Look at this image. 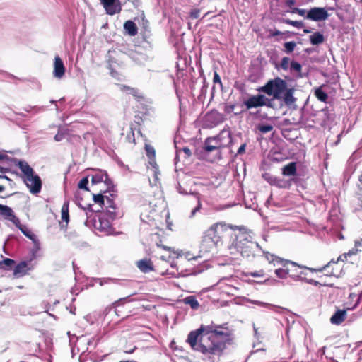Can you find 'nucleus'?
<instances>
[{
	"label": "nucleus",
	"mask_w": 362,
	"mask_h": 362,
	"mask_svg": "<svg viewBox=\"0 0 362 362\" xmlns=\"http://www.w3.org/2000/svg\"><path fill=\"white\" fill-rule=\"evenodd\" d=\"M257 90L272 98H269L263 94L250 95L243 100L242 105L245 106L246 110L263 106L275 110H279L284 106L292 110L298 108L297 98L294 96L295 88L288 86L286 81L280 77L269 79L264 86L257 88Z\"/></svg>",
	"instance_id": "nucleus-1"
},
{
	"label": "nucleus",
	"mask_w": 362,
	"mask_h": 362,
	"mask_svg": "<svg viewBox=\"0 0 362 362\" xmlns=\"http://www.w3.org/2000/svg\"><path fill=\"white\" fill-rule=\"evenodd\" d=\"M233 339V333L218 330L216 325L211 322L209 325H202L199 328L191 331L186 341L194 351L210 357L221 356Z\"/></svg>",
	"instance_id": "nucleus-2"
},
{
	"label": "nucleus",
	"mask_w": 362,
	"mask_h": 362,
	"mask_svg": "<svg viewBox=\"0 0 362 362\" xmlns=\"http://www.w3.org/2000/svg\"><path fill=\"white\" fill-rule=\"evenodd\" d=\"M105 192H100L97 194H93V202L98 205L97 209L91 212H95L93 218L94 228L105 235H113L115 228L112 227V221L123 216V213L119 209L113 200V197L105 196Z\"/></svg>",
	"instance_id": "nucleus-3"
},
{
	"label": "nucleus",
	"mask_w": 362,
	"mask_h": 362,
	"mask_svg": "<svg viewBox=\"0 0 362 362\" xmlns=\"http://www.w3.org/2000/svg\"><path fill=\"white\" fill-rule=\"evenodd\" d=\"M229 248L231 254L240 253L245 258L254 257L256 250L263 253L265 252L258 243L252 240L250 234L245 233H240L237 235Z\"/></svg>",
	"instance_id": "nucleus-4"
},
{
	"label": "nucleus",
	"mask_w": 362,
	"mask_h": 362,
	"mask_svg": "<svg viewBox=\"0 0 362 362\" xmlns=\"http://www.w3.org/2000/svg\"><path fill=\"white\" fill-rule=\"evenodd\" d=\"M227 226L223 223H216L205 231L201 244L200 252L206 253L214 250L221 241V233L226 230Z\"/></svg>",
	"instance_id": "nucleus-5"
},
{
	"label": "nucleus",
	"mask_w": 362,
	"mask_h": 362,
	"mask_svg": "<svg viewBox=\"0 0 362 362\" xmlns=\"http://www.w3.org/2000/svg\"><path fill=\"white\" fill-rule=\"evenodd\" d=\"M264 256L269 263H272L274 266L281 265L283 268L275 269L274 274L279 279H284L288 277L290 272H293L292 268L289 266L297 267L298 263L282 259L274 254H270L269 252H264Z\"/></svg>",
	"instance_id": "nucleus-6"
},
{
	"label": "nucleus",
	"mask_w": 362,
	"mask_h": 362,
	"mask_svg": "<svg viewBox=\"0 0 362 362\" xmlns=\"http://www.w3.org/2000/svg\"><path fill=\"white\" fill-rule=\"evenodd\" d=\"M334 264L336 265L337 262H334V259H331L327 264L319 268L308 267L305 265H301L298 264L297 267H298V268L300 269L309 270L313 273L327 272V274H325V276H338V275L336 273L337 269L333 267Z\"/></svg>",
	"instance_id": "nucleus-7"
},
{
	"label": "nucleus",
	"mask_w": 362,
	"mask_h": 362,
	"mask_svg": "<svg viewBox=\"0 0 362 362\" xmlns=\"http://www.w3.org/2000/svg\"><path fill=\"white\" fill-rule=\"evenodd\" d=\"M23 181L30 189V193L37 194L40 192L42 185V180L35 172L32 173L31 176L24 178Z\"/></svg>",
	"instance_id": "nucleus-8"
},
{
	"label": "nucleus",
	"mask_w": 362,
	"mask_h": 362,
	"mask_svg": "<svg viewBox=\"0 0 362 362\" xmlns=\"http://www.w3.org/2000/svg\"><path fill=\"white\" fill-rule=\"evenodd\" d=\"M226 119L225 115L220 113L217 110L213 109L208 112L204 116L205 122L210 127H216Z\"/></svg>",
	"instance_id": "nucleus-9"
},
{
	"label": "nucleus",
	"mask_w": 362,
	"mask_h": 362,
	"mask_svg": "<svg viewBox=\"0 0 362 362\" xmlns=\"http://www.w3.org/2000/svg\"><path fill=\"white\" fill-rule=\"evenodd\" d=\"M318 119L321 120L320 125L326 127L331 125L335 119V112L333 108L325 107L317 112Z\"/></svg>",
	"instance_id": "nucleus-10"
},
{
	"label": "nucleus",
	"mask_w": 362,
	"mask_h": 362,
	"mask_svg": "<svg viewBox=\"0 0 362 362\" xmlns=\"http://www.w3.org/2000/svg\"><path fill=\"white\" fill-rule=\"evenodd\" d=\"M329 16L327 9L322 7H313L308 11L305 19L313 21H322Z\"/></svg>",
	"instance_id": "nucleus-11"
},
{
	"label": "nucleus",
	"mask_w": 362,
	"mask_h": 362,
	"mask_svg": "<svg viewBox=\"0 0 362 362\" xmlns=\"http://www.w3.org/2000/svg\"><path fill=\"white\" fill-rule=\"evenodd\" d=\"M263 179L267 181L270 185L275 186L281 189H289L290 182L282 179L281 177L274 176L269 173L262 174Z\"/></svg>",
	"instance_id": "nucleus-12"
},
{
	"label": "nucleus",
	"mask_w": 362,
	"mask_h": 362,
	"mask_svg": "<svg viewBox=\"0 0 362 362\" xmlns=\"http://www.w3.org/2000/svg\"><path fill=\"white\" fill-rule=\"evenodd\" d=\"M107 14L113 16L120 13L122 6L119 0H100Z\"/></svg>",
	"instance_id": "nucleus-13"
},
{
	"label": "nucleus",
	"mask_w": 362,
	"mask_h": 362,
	"mask_svg": "<svg viewBox=\"0 0 362 362\" xmlns=\"http://www.w3.org/2000/svg\"><path fill=\"white\" fill-rule=\"evenodd\" d=\"M33 269V267L29 266L28 261H21L18 264H15L13 269V274L15 278H21L28 274L30 271Z\"/></svg>",
	"instance_id": "nucleus-14"
},
{
	"label": "nucleus",
	"mask_w": 362,
	"mask_h": 362,
	"mask_svg": "<svg viewBox=\"0 0 362 362\" xmlns=\"http://www.w3.org/2000/svg\"><path fill=\"white\" fill-rule=\"evenodd\" d=\"M215 136L218 137L217 140L220 144H222L220 145L221 148L233 146L234 139H233L230 130L223 129Z\"/></svg>",
	"instance_id": "nucleus-15"
},
{
	"label": "nucleus",
	"mask_w": 362,
	"mask_h": 362,
	"mask_svg": "<svg viewBox=\"0 0 362 362\" xmlns=\"http://www.w3.org/2000/svg\"><path fill=\"white\" fill-rule=\"evenodd\" d=\"M13 165L18 167L23 174V178L31 176L35 171L33 168L24 160L15 158L13 159Z\"/></svg>",
	"instance_id": "nucleus-16"
},
{
	"label": "nucleus",
	"mask_w": 362,
	"mask_h": 362,
	"mask_svg": "<svg viewBox=\"0 0 362 362\" xmlns=\"http://www.w3.org/2000/svg\"><path fill=\"white\" fill-rule=\"evenodd\" d=\"M65 73V67L63 61L59 56H56L54 62L53 74L54 77L61 78Z\"/></svg>",
	"instance_id": "nucleus-17"
},
{
	"label": "nucleus",
	"mask_w": 362,
	"mask_h": 362,
	"mask_svg": "<svg viewBox=\"0 0 362 362\" xmlns=\"http://www.w3.org/2000/svg\"><path fill=\"white\" fill-rule=\"evenodd\" d=\"M136 265L139 270L144 274L154 271V267L150 259H141L136 262Z\"/></svg>",
	"instance_id": "nucleus-18"
},
{
	"label": "nucleus",
	"mask_w": 362,
	"mask_h": 362,
	"mask_svg": "<svg viewBox=\"0 0 362 362\" xmlns=\"http://www.w3.org/2000/svg\"><path fill=\"white\" fill-rule=\"evenodd\" d=\"M346 316V310L345 309H338L330 317V322L332 325H339L345 320Z\"/></svg>",
	"instance_id": "nucleus-19"
},
{
	"label": "nucleus",
	"mask_w": 362,
	"mask_h": 362,
	"mask_svg": "<svg viewBox=\"0 0 362 362\" xmlns=\"http://www.w3.org/2000/svg\"><path fill=\"white\" fill-rule=\"evenodd\" d=\"M18 229L22 232V233L30 239L36 246L37 249H40V242L37 238V236L25 225L21 226L18 227Z\"/></svg>",
	"instance_id": "nucleus-20"
},
{
	"label": "nucleus",
	"mask_w": 362,
	"mask_h": 362,
	"mask_svg": "<svg viewBox=\"0 0 362 362\" xmlns=\"http://www.w3.org/2000/svg\"><path fill=\"white\" fill-rule=\"evenodd\" d=\"M141 35L142 36L143 39V43L145 45H143L142 46L147 49V48H151L153 46V39L151 37V31L148 28L144 27V30L141 32Z\"/></svg>",
	"instance_id": "nucleus-21"
},
{
	"label": "nucleus",
	"mask_w": 362,
	"mask_h": 362,
	"mask_svg": "<svg viewBox=\"0 0 362 362\" xmlns=\"http://www.w3.org/2000/svg\"><path fill=\"white\" fill-rule=\"evenodd\" d=\"M282 175L284 176H295L297 173V163L296 162H290L284 165L281 169Z\"/></svg>",
	"instance_id": "nucleus-22"
},
{
	"label": "nucleus",
	"mask_w": 362,
	"mask_h": 362,
	"mask_svg": "<svg viewBox=\"0 0 362 362\" xmlns=\"http://www.w3.org/2000/svg\"><path fill=\"white\" fill-rule=\"evenodd\" d=\"M81 201H82V197L81 196L80 192H76L74 194V202L78 207H80L81 209H82L83 211H86V215H88V211H92L95 210L93 207V204H88L86 206H83L81 204Z\"/></svg>",
	"instance_id": "nucleus-23"
},
{
	"label": "nucleus",
	"mask_w": 362,
	"mask_h": 362,
	"mask_svg": "<svg viewBox=\"0 0 362 362\" xmlns=\"http://www.w3.org/2000/svg\"><path fill=\"white\" fill-rule=\"evenodd\" d=\"M123 27L125 33L130 36H135L138 33V28L136 24L131 20L127 21L124 23Z\"/></svg>",
	"instance_id": "nucleus-24"
},
{
	"label": "nucleus",
	"mask_w": 362,
	"mask_h": 362,
	"mask_svg": "<svg viewBox=\"0 0 362 362\" xmlns=\"http://www.w3.org/2000/svg\"><path fill=\"white\" fill-rule=\"evenodd\" d=\"M309 40L311 45H319L325 42V38L321 32L317 31L310 35Z\"/></svg>",
	"instance_id": "nucleus-25"
},
{
	"label": "nucleus",
	"mask_w": 362,
	"mask_h": 362,
	"mask_svg": "<svg viewBox=\"0 0 362 362\" xmlns=\"http://www.w3.org/2000/svg\"><path fill=\"white\" fill-rule=\"evenodd\" d=\"M102 182H104L105 185L107 187V189L105 191H103V192H110V197H115V193L117 192L116 187L115 185L113 184L112 180L109 177L108 174H106V176H105L103 181Z\"/></svg>",
	"instance_id": "nucleus-26"
},
{
	"label": "nucleus",
	"mask_w": 362,
	"mask_h": 362,
	"mask_svg": "<svg viewBox=\"0 0 362 362\" xmlns=\"http://www.w3.org/2000/svg\"><path fill=\"white\" fill-rule=\"evenodd\" d=\"M324 86H320L314 90V95L317 98L318 100L324 103H327L329 96L327 92L323 90Z\"/></svg>",
	"instance_id": "nucleus-27"
},
{
	"label": "nucleus",
	"mask_w": 362,
	"mask_h": 362,
	"mask_svg": "<svg viewBox=\"0 0 362 362\" xmlns=\"http://www.w3.org/2000/svg\"><path fill=\"white\" fill-rule=\"evenodd\" d=\"M16 264V261L13 259L5 257L2 261H0V269L10 271L13 269Z\"/></svg>",
	"instance_id": "nucleus-28"
},
{
	"label": "nucleus",
	"mask_w": 362,
	"mask_h": 362,
	"mask_svg": "<svg viewBox=\"0 0 362 362\" xmlns=\"http://www.w3.org/2000/svg\"><path fill=\"white\" fill-rule=\"evenodd\" d=\"M107 172L105 170H99L94 174L91 175V183L92 185H97L103 181L105 176H106Z\"/></svg>",
	"instance_id": "nucleus-29"
},
{
	"label": "nucleus",
	"mask_w": 362,
	"mask_h": 362,
	"mask_svg": "<svg viewBox=\"0 0 362 362\" xmlns=\"http://www.w3.org/2000/svg\"><path fill=\"white\" fill-rule=\"evenodd\" d=\"M183 303L189 305L192 309L197 310L199 307V303L194 296H189L183 298Z\"/></svg>",
	"instance_id": "nucleus-30"
},
{
	"label": "nucleus",
	"mask_w": 362,
	"mask_h": 362,
	"mask_svg": "<svg viewBox=\"0 0 362 362\" xmlns=\"http://www.w3.org/2000/svg\"><path fill=\"white\" fill-rule=\"evenodd\" d=\"M130 57L134 62H135L138 64H141L144 63L147 59V57L145 54L139 53L137 52H131Z\"/></svg>",
	"instance_id": "nucleus-31"
},
{
	"label": "nucleus",
	"mask_w": 362,
	"mask_h": 362,
	"mask_svg": "<svg viewBox=\"0 0 362 362\" xmlns=\"http://www.w3.org/2000/svg\"><path fill=\"white\" fill-rule=\"evenodd\" d=\"M0 214L4 216L5 218L9 220L10 218H12L14 214L11 208L6 205H3L0 204Z\"/></svg>",
	"instance_id": "nucleus-32"
},
{
	"label": "nucleus",
	"mask_w": 362,
	"mask_h": 362,
	"mask_svg": "<svg viewBox=\"0 0 362 362\" xmlns=\"http://www.w3.org/2000/svg\"><path fill=\"white\" fill-rule=\"evenodd\" d=\"M255 303L256 305H260V306H262V307L269 308L270 309H272L274 311L277 312V313H282V312L286 310V309H285V308H284L282 307L276 306V305H272V304L267 303H264V302H262V301L256 300V301H255Z\"/></svg>",
	"instance_id": "nucleus-33"
},
{
	"label": "nucleus",
	"mask_w": 362,
	"mask_h": 362,
	"mask_svg": "<svg viewBox=\"0 0 362 362\" xmlns=\"http://www.w3.org/2000/svg\"><path fill=\"white\" fill-rule=\"evenodd\" d=\"M290 69H291V71H295V72L298 73L297 76L298 78L303 77V75L301 73L302 65L299 62H296L294 60L291 61L290 63Z\"/></svg>",
	"instance_id": "nucleus-34"
},
{
	"label": "nucleus",
	"mask_w": 362,
	"mask_h": 362,
	"mask_svg": "<svg viewBox=\"0 0 362 362\" xmlns=\"http://www.w3.org/2000/svg\"><path fill=\"white\" fill-rule=\"evenodd\" d=\"M69 200H66L64 202L62 207V219L63 221H65L66 223L69 221Z\"/></svg>",
	"instance_id": "nucleus-35"
},
{
	"label": "nucleus",
	"mask_w": 362,
	"mask_h": 362,
	"mask_svg": "<svg viewBox=\"0 0 362 362\" xmlns=\"http://www.w3.org/2000/svg\"><path fill=\"white\" fill-rule=\"evenodd\" d=\"M145 151L146 156L151 160V164L152 165V162L154 163L155 165V156H156V151L154 148L149 145V144H145Z\"/></svg>",
	"instance_id": "nucleus-36"
},
{
	"label": "nucleus",
	"mask_w": 362,
	"mask_h": 362,
	"mask_svg": "<svg viewBox=\"0 0 362 362\" xmlns=\"http://www.w3.org/2000/svg\"><path fill=\"white\" fill-rule=\"evenodd\" d=\"M290 268H292L293 272H290L289 274L288 275V277L291 278L293 281H303L305 277H303L299 274V272H298V267H292L289 266Z\"/></svg>",
	"instance_id": "nucleus-37"
},
{
	"label": "nucleus",
	"mask_w": 362,
	"mask_h": 362,
	"mask_svg": "<svg viewBox=\"0 0 362 362\" xmlns=\"http://www.w3.org/2000/svg\"><path fill=\"white\" fill-rule=\"evenodd\" d=\"M190 194L194 195L196 197V199H197V206L194 209H192V211H191L190 215L189 216V217L190 218H193L195 216L196 213L197 211H199L200 209H202V203H201V201H200V194H199V193L194 192H191Z\"/></svg>",
	"instance_id": "nucleus-38"
},
{
	"label": "nucleus",
	"mask_w": 362,
	"mask_h": 362,
	"mask_svg": "<svg viewBox=\"0 0 362 362\" xmlns=\"http://www.w3.org/2000/svg\"><path fill=\"white\" fill-rule=\"evenodd\" d=\"M282 23H284L286 24L292 25L293 27H296L298 29L302 28L304 26V23L303 21H292L288 18L286 19H282L281 21Z\"/></svg>",
	"instance_id": "nucleus-39"
},
{
	"label": "nucleus",
	"mask_w": 362,
	"mask_h": 362,
	"mask_svg": "<svg viewBox=\"0 0 362 362\" xmlns=\"http://www.w3.org/2000/svg\"><path fill=\"white\" fill-rule=\"evenodd\" d=\"M14 158H15L9 157L6 154L0 152V162H2L4 165L13 166V159Z\"/></svg>",
	"instance_id": "nucleus-40"
},
{
	"label": "nucleus",
	"mask_w": 362,
	"mask_h": 362,
	"mask_svg": "<svg viewBox=\"0 0 362 362\" xmlns=\"http://www.w3.org/2000/svg\"><path fill=\"white\" fill-rule=\"evenodd\" d=\"M273 126L271 124L262 123L257 126V129L262 134H266L273 129Z\"/></svg>",
	"instance_id": "nucleus-41"
},
{
	"label": "nucleus",
	"mask_w": 362,
	"mask_h": 362,
	"mask_svg": "<svg viewBox=\"0 0 362 362\" xmlns=\"http://www.w3.org/2000/svg\"><path fill=\"white\" fill-rule=\"evenodd\" d=\"M218 146H214L209 141V139H206L204 141V150L207 153H211L214 150H218Z\"/></svg>",
	"instance_id": "nucleus-42"
},
{
	"label": "nucleus",
	"mask_w": 362,
	"mask_h": 362,
	"mask_svg": "<svg viewBox=\"0 0 362 362\" xmlns=\"http://www.w3.org/2000/svg\"><path fill=\"white\" fill-rule=\"evenodd\" d=\"M89 176L83 177L78 183V187L81 189H84L85 191L88 192V182H89Z\"/></svg>",
	"instance_id": "nucleus-43"
},
{
	"label": "nucleus",
	"mask_w": 362,
	"mask_h": 362,
	"mask_svg": "<svg viewBox=\"0 0 362 362\" xmlns=\"http://www.w3.org/2000/svg\"><path fill=\"white\" fill-rule=\"evenodd\" d=\"M23 110L27 112H30L33 111V112L35 114H36L37 112L44 111L45 110V107L43 106H31V105H28V106L23 107Z\"/></svg>",
	"instance_id": "nucleus-44"
},
{
	"label": "nucleus",
	"mask_w": 362,
	"mask_h": 362,
	"mask_svg": "<svg viewBox=\"0 0 362 362\" xmlns=\"http://www.w3.org/2000/svg\"><path fill=\"white\" fill-rule=\"evenodd\" d=\"M66 135H67V130L66 129H59L57 133L55 134V136L54 137V139L56 141H61L64 139H65Z\"/></svg>",
	"instance_id": "nucleus-45"
},
{
	"label": "nucleus",
	"mask_w": 362,
	"mask_h": 362,
	"mask_svg": "<svg viewBox=\"0 0 362 362\" xmlns=\"http://www.w3.org/2000/svg\"><path fill=\"white\" fill-rule=\"evenodd\" d=\"M358 252V249H352L351 250H349L348 252L346 253H344L343 255H341L337 259V260H334V262H337V264L339 262V261H342L344 262L345 259L347 258V257H350L353 255H355L356 254V252Z\"/></svg>",
	"instance_id": "nucleus-46"
},
{
	"label": "nucleus",
	"mask_w": 362,
	"mask_h": 362,
	"mask_svg": "<svg viewBox=\"0 0 362 362\" xmlns=\"http://www.w3.org/2000/svg\"><path fill=\"white\" fill-rule=\"evenodd\" d=\"M285 52L287 54L291 53L296 47V43L294 41L286 42L284 44Z\"/></svg>",
	"instance_id": "nucleus-47"
},
{
	"label": "nucleus",
	"mask_w": 362,
	"mask_h": 362,
	"mask_svg": "<svg viewBox=\"0 0 362 362\" xmlns=\"http://www.w3.org/2000/svg\"><path fill=\"white\" fill-rule=\"evenodd\" d=\"M289 57H284L281 60L280 67L284 71L288 70L289 68Z\"/></svg>",
	"instance_id": "nucleus-48"
},
{
	"label": "nucleus",
	"mask_w": 362,
	"mask_h": 362,
	"mask_svg": "<svg viewBox=\"0 0 362 362\" xmlns=\"http://www.w3.org/2000/svg\"><path fill=\"white\" fill-rule=\"evenodd\" d=\"M235 105L231 103H223V111L226 115H229L235 110Z\"/></svg>",
	"instance_id": "nucleus-49"
},
{
	"label": "nucleus",
	"mask_w": 362,
	"mask_h": 362,
	"mask_svg": "<svg viewBox=\"0 0 362 362\" xmlns=\"http://www.w3.org/2000/svg\"><path fill=\"white\" fill-rule=\"evenodd\" d=\"M291 13H297L300 16H303L305 18V16L307 15L308 11H306L304 8H300L298 7H294L291 8Z\"/></svg>",
	"instance_id": "nucleus-50"
},
{
	"label": "nucleus",
	"mask_w": 362,
	"mask_h": 362,
	"mask_svg": "<svg viewBox=\"0 0 362 362\" xmlns=\"http://www.w3.org/2000/svg\"><path fill=\"white\" fill-rule=\"evenodd\" d=\"M213 83H214V86L216 84H218L220 88L221 89L223 88V83H222L221 77L216 71H214V72Z\"/></svg>",
	"instance_id": "nucleus-51"
},
{
	"label": "nucleus",
	"mask_w": 362,
	"mask_h": 362,
	"mask_svg": "<svg viewBox=\"0 0 362 362\" xmlns=\"http://www.w3.org/2000/svg\"><path fill=\"white\" fill-rule=\"evenodd\" d=\"M207 93V88L202 87L200 89L199 95L197 96V98L199 101H204L206 98Z\"/></svg>",
	"instance_id": "nucleus-52"
},
{
	"label": "nucleus",
	"mask_w": 362,
	"mask_h": 362,
	"mask_svg": "<svg viewBox=\"0 0 362 362\" xmlns=\"http://www.w3.org/2000/svg\"><path fill=\"white\" fill-rule=\"evenodd\" d=\"M287 182H290V187L293 183L297 186H300L301 185L302 180L300 177H294L287 180Z\"/></svg>",
	"instance_id": "nucleus-53"
},
{
	"label": "nucleus",
	"mask_w": 362,
	"mask_h": 362,
	"mask_svg": "<svg viewBox=\"0 0 362 362\" xmlns=\"http://www.w3.org/2000/svg\"><path fill=\"white\" fill-rule=\"evenodd\" d=\"M246 146H247V143L246 142L243 143L240 145V146L238 148L236 153L235 154V156L243 154L245 152Z\"/></svg>",
	"instance_id": "nucleus-54"
},
{
	"label": "nucleus",
	"mask_w": 362,
	"mask_h": 362,
	"mask_svg": "<svg viewBox=\"0 0 362 362\" xmlns=\"http://www.w3.org/2000/svg\"><path fill=\"white\" fill-rule=\"evenodd\" d=\"M303 281L315 286H319L322 285L319 281L314 280L313 279H307L306 277H305Z\"/></svg>",
	"instance_id": "nucleus-55"
},
{
	"label": "nucleus",
	"mask_w": 362,
	"mask_h": 362,
	"mask_svg": "<svg viewBox=\"0 0 362 362\" xmlns=\"http://www.w3.org/2000/svg\"><path fill=\"white\" fill-rule=\"evenodd\" d=\"M207 139H209V141H211V143H212V144L214 146H218V150H220L221 148L220 146L221 144L218 143V141L217 140V139H218V137L211 136V137H207Z\"/></svg>",
	"instance_id": "nucleus-56"
},
{
	"label": "nucleus",
	"mask_w": 362,
	"mask_h": 362,
	"mask_svg": "<svg viewBox=\"0 0 362 362\" xmlns=\"http://www.w3.org/2000/svg\"><path fill=\"white\" fill-rule=\"evenodd\" d=\"M9 221L13 222L18 228V227H21V226H23L21 223L19 218H17L15 215L12 218H10Z\"/></svg>",
	"instance_id": "nucleus-57"
},
{
	"label": "nucleus",
	"mask_w": 362,
	"mask_h": 362,
	"mask_svg": "<svg viewBox=\"0 0 362 362\" xmlns=\"http://www.w3.org/2000/svg\"><path fill=\"white\" fill-rule=\"evenodd\" d=\"M216 327H217V329H218V330H219V329H223V332H231L233 333L232 330L228 329V323L216 325Z\"/></svg>",
	"instance_id": "nucleus-58"
},
{
	"label": "nucleus",
	"mask_w": 362,
	"mask_h": 362,
	"mask_svg": "<svg viewBox=\"0 0 362 362\" xmlns=\"http://www.w3.org/2000/svg\"><path fill=\"white\" fill-rule=\"evenodd\" d=\"M176 189L178 192V193H180L181 194H183V195L188 194V192L184 188H182V187L181 186V185L179 182H177V185H176Z\"/></svg>",
	"instance_id": "nucleus-59"
},
{
	"label": "nucleus",
	"mask_w": 362,
	"mask_h": 362,
	"mask_svg": "<svg viewBox=\"0 0 362 362\" xmlns=\"http://www.w3.org/2000/svg\"><path fill=\"white\" fill-rule=\"evenodd\" d=\"M277 282L278 281L274 279H267L260 283L266 285H275Z\"/></svg>",
	"instance_id": "nucleus-60"
},
{
	"label": "nucleus",
	"mask_w": 362,
	"mask_h": 362,
	"mask_svg": "<svg viewBox=\"0 0 362 362\" xmlns=\"http://www.w3.org/2000/svg\"><path fill=\"white\" fill-rule=\"evenodd\" d=\"M269 33L272 37H276V36H279V35H281L282 37L284 32H281L279 30L274 29V30H270Z\"/></svg>",
	"instance_id": "nucleus-61"
},
{
	"label": "nucleus",
	"mask_w": 362,
	"mask_h": 362,
	"mask_svg": "<svg viewBox=\"0 0 362 362\" xmlns=\"http://www.w3.org/2000/svg\"><path fill=\"white\" fill-rule=\"evenodd\" d=\"M249 275L252 277H259V276H263L264 275V272L263 270H259L258 272L255 271L253 272H250Z\"/></svg>",
	"instance_id": "nucleus-62"
},
{
	"label": "nucleus",
	"mask_w": 362,
	"mask_h": 362,
	"mask_svg": "<svg viewBox=\"0 0 362 362\" xmlns=\"http://www.w3.org/2000/svg\"><path fill=\"white\" fill-rule=\"evenodd\" d=\"M199 9H193L190 12V17L193 19H197L199 17Z\"/></svg>",
	"instance_id": "nucleus-63"
},
{
	"label": "nucleus",
	"mask_w": 362,
	"mask_h": 362,
	"mask_svg": "<svg viewBox=\"0 0 362 362\" xmlns=\"http://www.w3.org/2000/svg\"><path fill=\"white\" fill-rule=\"evenodd\" d=\"M118 301H115L112 305L107 307L104 309L103 314L106 316L110 310L115 307V305L117 303Z\"/></svg>",
	"instance_id": "nucleus-64"
}]
</instances>
